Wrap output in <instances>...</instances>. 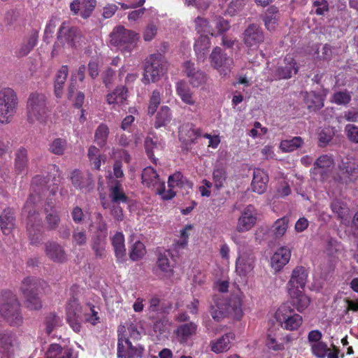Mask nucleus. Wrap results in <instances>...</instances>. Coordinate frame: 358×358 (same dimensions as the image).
I'll list each match as a JSON object with an SVG mask.
<instances>
[{"instance_id": "nucleus-11", "label": "nucleus", "mask_w": 358, "mask_h": 358, "mask_svg": "<svg viewBox=\"0 0 358 358\" xmlns=\"http://www.w3.org/2000/svg\"><path fill=\"white\" fill-rule=\"evenodd\" d=\"M166 62L159 52L150 55L145 60L143 82L145 84L158 81L164 71Z\"/></svg>"}, {"instance_id": "nucleus-43", "label": "nucleus", "mask_w": 358, "mask_h": 358, "mask_svg": "<svg viewBox=\"0 0 358 358\" xmlns=\"http://www.w3.org/2000/svg\"><path fill=\"white\" fill-rule=\"evenodd\" d=\"M170 256L171 252L169 250H165L164 252H160L158 255L157 261V265L159 269L167 276H170L173 274V269L169 259Z\"/></svg>"}, {"instance_id": "nucleus-37", "label": "nucleus", "mask_w": 358, "mask_h": 358, "mask_svg": "<svg viewBox=\"0 0 358 358\" xmlns=\"http://www.w3.org/2000/svg\"><path fill=\"white\" fill-rule=\"evenodd\" d=\"M291 300L288 302L299 312L304 310L310 304V298L305 292H292Z\"/></svg>"}, {"instance_id": "nucleus-54", "label": "nucleus", "mask_w": 358, "mask_h": 358, "mask_svg": "<svg viewBox=\"0 0 358 358\" xmlns=\"http://www.w3.org/2000/svg\"><path fill=\"white\" fill-rule=\"evenodd\" d=\"M161 103V93L158 90H155L152 91L150 99L149 104L148 107V114L150 116L153 115L159 107Z\"/></svg>"}, {"instance_id": "nucleus-53", "label": "nucleus", "mask_w": 358, "mask_h": 358, "mask_svg": "<svg viewBox=\"0 0 358 358\" xmlns=\"http://www.w3.org/2000/svg\"><path fill=\"white\" fill-rule=\"evenodd\" d=\"M146 253V249L144 244L140 241H136L129 250V257L132 261H138L141 259Z\"/></svg>"}, {"instance_id": "nucleus-24", "label": "nucleus", "mask_w": 358, "mask_h": 358, "mask_svg": "<svg viewBox=\"0 0 358 358\" xmlns=\"http://www.w3.org/2000/svg\"><path fill=\"white\" fill-rule=\"evenodd\" d=\"M308 278L307 270L303 266H296L293 271L288 282L290 287L289 291L296 289L299 291V289H303L306 284Z\"/></svg>"}, {"instance_id": "nucleus-12", "label": "nucleus", "mask_w": 358, "mask_h": 358, "mask_svg": "<svg viewBox=\"0 0 358 358\" xmlns=\"http://www.w3.org/2000/svg\"><path fill=\"white\" fill-rule=\"evenodd\" d=\"M211 66L216 69L221 76H227L231 72L233 59L227 56L221 48L216 46L213 48L209 57Z\"/></svg>"}, {"instance_id": "nucleus-28", "label": "nucleus", "mask_w": 358, "mask_h": 358, "mask_svg": "<svg viewBox=\"0 0 358 358\" xmlns=\"http://www.w3.org/2000/svg\"><path fill=\"white\" fill-rule=\"evenodd\" d=\"M14 210L6 208L0 215V227L3 234L8 235L11 233L15 226Z\"/></svg>"}, {"instance_id": "nucleus-21", "label": "nucleus", "mask_w": 358, "mask_h": 358, "mask_svg": "<svg viewBox=\"0 0 358 358\" xmlns=\"http://www.w3.org/2000/svg\"><path fill=\"white\" fill-rule=\"evenodd\" d=\"M46 256L56 263H64L67 260V255L63 247L57 242L48 241L45 244Z\"/></svg>"}, {"instance_id": "nucleus-16", "label": "nucleus", "mask_w": 358, "mask_h": 358, "mask_svg": "<svg viewBox=\"0 0 358 358\" xmlns=\"http://www.w3.org/2000/svg\"><path fill=\"white\" fill-rule=\"evenodd\" d=\"M243 36L244 44L250 48H257L264 40L262 28L256 24L248 25Z\"/></svg>"}, {"instance_id": "nucleus-17", "label": "nucleus", "mask_w": 358, "mask_h": 358, "mask_svg": "<svg viewBox=\"0 0 358 358\" xmlns=\"http://www.w3.org/2000/svg\"><path fill=\"white\" fill-rule=\"evenodd\" d=\"M71 180L73 186L81 191L90 192L94 187L92 175L90 173H83L78 169L71 172Z\"/></svg>"}, {"instance_id": "nucleus-4", "label": "nucleus", "mask_w": 358, "mask_h": 358, "mask_svg": "<svg viewBox=\"0 0 358 358\" xmlns=\"http://www.w3.org/2000/svg\"><path fill=\"white\" fill-rule=\"evenodd\" d=\"M130 338L137 340L140 333L133 323L120 326L118 328L117 355L119 358H134L141 356L143 349L138 346H133L129 339Z\"/></svg>"}, {"instance_id": "nucleus-41", "label": "nucleus", "mask_w": 358, "mask_h": 358, "mask_svg": "<svg viewBox=\"0 0 358 358\" xmlns=\"http://www.w3.org/2000/svg\"><path fill=\"white\" fill-rule=\"evenodd\" d=\"M196 325L190 322L180 326L176 331L177 339L180 342H185L191 336L196 333Z\"/></svg>"}, {"instance_id": "nucleus-9", "label": "nucleus", "mask_w": 358, "mask_h": 358, "mask_svg": "<svg viewBox=\"0 0 358 358\" xmlns=\"http://www.w3.org/2000/svg\"><path fill=\"white\" fill-rule=\"evenodd\" d=\"M141 179L144 185L155 190L156 193L164 200L171 199L176 194L174 190H166L164 181L161 180L159 174L151 166H147L143 170Z\"/></svg>"}, {"instance_id": "nucleus-55", "label": "nucleus", "mask_w": 358, "mask_h": 358, "mask_svg": "<svg viewBox=\"0 0 358 358\" xmlns=\"http://www.w3.org/2000/svg\"><path fill=\"white\" fill-rule=\"evenodd\" d=\"M331 210L337 215L338 219L341 221L346 219L348 210L344 207L343 203L339 200H334L330 205Z\"/></svg>"}, {"instance_id": "nucleus-36", "label": "nucleus", "mask_w": 358, "mask_h": 358, "mask_svg": "<svg viewBox=\"0 0 358 358\" xmlns=\"http://www.w3.org/2000/svg\"><path fill=\"white\" fill-rule=\"evenodd\" d=\"M47 287V282L43 279L29 276L22 281L21 291H38L39 289H45Z\"/></svg>"}, {"instance_id": "nucleus-10", "label": "nucleus", "mask_w": 358, "mask_h": 358, "mask_svg": "<svg viewBox=\"0 0 358 358\" xmlns=\"http://www.w3.org/2000/svg\"><path fill=\"white\" fill-rule=\"evenodd\" d=\"M275 320L283 329L297 330L303 323V317L292 309L289 303H282L276 310Z\"/></svg>"}, {"instance_id": "nucleus-31", "label": "nucleus", "mask_w": 358, "mask_h": 358, "mask_svg": "<svg viewBox=\"0 0 358 358\" xmlns=\"http://www.w3.org/2000/svg\"><path fill=\"white\" fill-rule=\"evenodd\" d=\"M28 162L27 150L23 147L17 149L15 157V170L17 174L27 173Z\"/></svg>"}, {"instance_id": "nucleus-50", "label": "nucleus", "mask_w": 358, "mask_h": 358, "mask_svg": "<svg viewBox=\"0 0 358 358\" xmlns=\"http://www.w3.org/2000/svg\"><path fill=\"white\" fill-rule=\"evenodd\" d=\"M227 178L226 169L222 166L215 167L213 171V180L215 187L219 190L224 187Z\"/></svg>"}, {"instance_id": "nucleus-27", "label": "nucleus", "mask_w": 358, "mask_h": 358, "mask_svg": "<svg viewBox=\"0 0 358 358\" xmlns=\"http://www.w3.org/2000/svg\"><path fill=\"white\" fill-rule=\"evenodd\" d=\"M268 182V174L261 169H255L253 172V179L251 187L253 192L259 194H263L266 188Z\"/></svg>"}, {"instance_id": "nucleus-38", "label": "nucleus", "mask_w": 358, "mask_h": 358, "mask_svg": "<svg viewBox=\"0 0 358 358\" xmlns=\"http://www.w3.org/2000/svg\"><path fill=\"white\" fill-rule=\"evenodd\" d=\"M176 88L177 94L184 103L190 106L194 105L195 101L193 99L192 93L185 81H178L176 83Z\"/></svg>"}, {"instance_id": "nucleus-56", "label": "nucleus", "mask_w": 358, "mask_h": 358, "mask_svg": "<svg viewBox=\"0 0 358 358\" xmlns=\"http://www.w3.org/2000/svg\"><path fill=\"white\" fill-rule=\"evenodd\" d=\"M351 101V95L348 90L339 91L334 93L331 96V102L337 105H347Z\"/></svg>"}, {"instance_id": "nucleus-33", "label": "nucleus", "mask_w": 358, "mask_h": 358, "mask_svg": "<svg viewBox=\"0 0 358 358\" xmlns=\"http://www.w3.org/2000/svg\"><path fill=\"white\" fill-rule=\"evenodd\" d=\"M311 347L312 352L318 358H338V349L334 348L332 350L327 348V345L324 342L321 341L318 343L313 344Z\"/></svg>"}, {"instance_id": "nucleus-23", "label": "nucleus", "mask_w": 358, "mask_h": 358, "mask_svg": "<svg viewBox=\"0 0 358 358\" xmlns=\"http://www.w3.org/2000/svg\"><path fill=\"white\" fill-rule=\"evenodd\" d=\"M334 159L327 155L320 156L313 164L310 172L313 175H320L322 180H324L328 171L333 167Z\"/></svg>"}, {"instance_id": "nucleus-59", "label": "nucleus", "mask_w": 358, "mask_h": 358, "mask_svg": "<svg viewBox=\"0 0 358 358\" xmlns=\"http://www.w3.org/2000/svg\"><path fill=\"white\" fill-rule=\"evenodd\" d=\"M195 29L198 33H208L211 36H214L213 32H210V26L207 19L201 17H197L194 20Z\"/></svg>"}, {"instance_id": "nucleus-5", "label": "nucleus", "mask_w": 358, "mask_h": 358, "mask_svg": "<svg viewBox=\"0 0 358 358\" xmlns=\"http://www.w3.org/2000/svg\"><path fill=\"white\" fill-rule=\"evenodd\" d=\"M48 99L44 94L32 92L27 101V120L30 123L45 124L49 117Z\"/></svg>"}, {"instance_id": "nucleus-19", "label": "nucleus", "mask_w": 358, "mask_h": 358, "mask_svg": "<svg viewBox=\"0 0 358 358\" xmlns=\"http://www.w3.org/2000/svg\"><path fill=\"white\" fill-rule=\"evenodd\" d=\"M169 189L175 187L179 189L180 193L183 195L188 194L192 190L193 183L183 176L180 172H176L169 177L168 180Z\"/></svg>"}, {"instance_id": "nucleus-40", "label": "nucleus", "mask_w": 358, "mask_h": 358, "mask_svg": "<svg viewBox=\"0 0 358 358\" xmlns=\"http://www.w3.org/2000/svg\"><path fill=\"white\" fill-rule=\"evenodd\" d=\"M69 74V69L66 65H63L57 71L55 80V94L57 97H61L64 85Z\"/></svg>"}, {"instance_id": "nucleus-45", "label": "nucleus", "mask_w": 358, "mask_h": 358, "mask_svg": "<svg viewBox=\"0 0 358 358\" xmlns=\"http://www.w3.org/2000/svg\"><path fill=\"white\" fill-rule=\"evenodd\" d=\"M288 224L289 219L287 217H282L275 221L271 227V233L275 239H279L285 234Z\"/></svg>"}, {"instance_id": "nucleus-32", "label": "nucleus", "mask_w": 358, "mask_h": 358, "mask_svg": "<svg viewBox=\"0 0 358 358\" xmlns=\"http://www.w3.org/2000/svg\"><path fill=\"white\" fill-rule=\"evenodd\" d=\"M111 243L117 261L122 262L126 255L124 234L122 232H116L111 238Z\"/></svg>"}, {"instance_id": "nucleus-60", "label": "nucleus", "mask_w": 358, "mask_h": 358, "mask_svg": "<svg viewBox=\"0 0 358 358\" xmlns=\"http://www.w3.org/2000/svg\"><path fill=\"white\" fill-rule=\"evenodd\" d=\"M249 0H232L229 5L227 12L231 16H234L241 12L248 3Z\"/></svg>"}, {"instance_id": "nucleus-42", "label": "nucleus", "mask_w": 358, "mask_h": 358, "mask_svg": "<svg viewBox=\"0 0 358 358\" xmlns=\"http://www.w3.org/2000/svg\"><path fill=\"white\" fill-rule=\"evenodd\" d=\"M171 119L172 113L170 108L167 106H163L157 113L155 127L158 129L162 127H165L170 123Z\"/></svg>"}, {"instance_id": "nucleus-7", "label": "nucleus", "mask_w": 358, "mask_h": 358, "mask_svg": "<svg viewBox=\"0 0 358 358\" xmlns=\"http://www.w3.org/2000/svg\"><path fill=\"white\" fill-rule=\"evenodd\" d=\"M234 242L238 246V257L236 261V271L240 276H246L250 273L255 266L256 257L251 247L245 240L233 236Z\"/></svg>"}, {"instance_id": "nucleus-49", "label": "nucleus", "mask_w": 358, "mask_h": 358, "mask_svg": "<svg viewBox=\"0 0 358 358\" xmlns=\"http://www.w3.org/2000/svg\"><path fill=\"white\" fill-rule=\"evenodd\" d=\"M68 143L65 138H56L53 139L50 143L48 150L55 155H63L67 149Z\"/></svg>"}, {"instance_id": "nucleus-6", "label": "nucleus", "mask_w": 358, "mask_h": 358, "mask_svg": "<svg viewBox=\"0 0 358 358\" xmlns=\"http://www.w3.org/2000/svg\"><path fill=\"white\" fill-rule=\"evenodd\" d=\"M139 34L119 25L110 34V43L123 53H131L137 46Z\"/></svg>"}, {"instance_id": "nucleus-62", "label": "nucleus", "mask_w": 358, "mask_h": 358, "mask_svg": "<svg viewBox=\"0 0 358 358\" xmlns=\"http://www.w3.org/2000/svg\"><path fill=\"white\" fill-rule=\"evenodd\" d=\"M157 27L153 22L147 24L143 31V40L146 42L151 41L157 34Z\"/></svg>"}, {"instance_id": "nucleus-48", "label": "nucleus", "mask_w": 358, "mask_h": 358, "mask_svg": "<svg viewBox=\"0 0 358 358\" xmlns=\"http://www.w3.org/2000/svg\"><path fill=\"white\" fill-rule=\"evenodd\" d=\"M180 141L186 144H192L200 136H201V130L200 129L182 128L179 134Z\"/></svg>"}, {"instance_id": "nucleus-2", "label": "nucleus", "mask_w": 358, "mask_h": 358, "mask_svg": "<svg viewBox=\"0 0 358 358\" xmlns=\"http://www.w3.org/2000/svg\"><path fill=\"white\" fill-rule=\"evenodd\" d=\"M222 293L220 292L213 297L211 304L213 318L220 320L224 317H229L236 320H241L243 315L241 299L238 296H234L227 299Z\"/></svg>"}, {"instance_id": "nucleus-20", "label": "nucleus", "mask_w": 358, "mask_h": 358, "mask_svg": "<svg viewBox=\"0 0 358 358\" xmlns=\"http://www.w3.org/2000/svg\"><path fill=\"white\" fill-rule=\"evenodd\" d=\"M284 65L280 66L275 71V76L278 79H289L293 74L299 71V66L296 60L291 56L287 55L283 60Z\"/></svg>"}, {"instance_id": "nucleus-35", "label": "nucleus", "mask_w": 358, "mask_h": 358, "mask_svg": "<svg viewBox=\"0 0 358 358\" xmlns=\"http://www.w3.org/2000/svg\"><path fill=\"white\" fill-rule=\"evenodd\" d=\"M109 198L113 204L127 203L129 201V197L125 194L122 184L116 181L109 190Z\"/></svg>"}, {"instance_id": "nucleus-14", "label": "nucleus", "mask_w": 358, "mask_h": 358, "mask_svg": "<svg viewBox=\"0 0 358 358\" xmlns=\"http://www.w3.org/2000/svg\"><path fill=\"white\" fill-rule=\"evenodd\" d=\"M0 313L11 325H18L22 322L20 305L15 299H6L1 303Z\"/></svg>"}, {"instance_id": "nucleus-25", "label": "nucleus", "mask_w": 358, "mask_h": 358, "mask_svg": "<svg viewBox=\"0 0 358 358\" xmlns=\"http://www.w3.org/2000/svg\"><path fill=\"white\" fill-rule=\"evenodd\" d=\"M38 38V32L36 30H32L27 34L23 38L19 48L16 51L17 57H24L36 45Z\"/></svg>"}, {"instance_id": "nucleus-22", "label": "nucleus", "mask_w": 358, "mask_h": 358, "mask_svg": "<svg viewBox=\"0 0 358 358\" xmlns=\"http://www.w3.org/2000/svg\"><path fill=\"white\" fill-rule=\"evenodd\" d=\"M291 250L286 246L278 248L271 258V266L275 271H280L289 261Z\"/></svg>"}, {"instance_id": "nucleus-47", "label": "nucleus", "mask_w": 358, "mask_h": 358, "mask_svg": "<svg viewBox=\"0 0 358 358\" xmlns=\"http://www.w3.org/2000/svg\"><path fill=\"white\" fill-rule=\"evenodd\" d=\"M106 238L100 235L92 237L91 248L96 257L103 258L106 256Z\"/></svg>"}, {"instance_id": "nucleus-29", "label": "nucleus", "mask_w": 358, "mask_h": 358, "mask_svg": "<svg viewBox=\"0 0 358 358\" xmlns=\"http://www.w3.org/2000/svg\"><path fill=\"white\" fill-rule=\"evenodd\" d=\"M210 47V40L208 36L201 34L196 40L194 49L199 62H203L206 59Z\"/></svg>"}, {"instance_id": "nucleus-3", "label": "nucleus", "mask_w": 358, "mask_h": 358, "mask_svg": "<svg viewBox=\"0 0 358 358\" xmlns=\"http://www.w3.org/2000/svg\"><path fill=\"white\" fill-rule=\"evenodd\" d=\"M66 320L74 331L80 332L81 321L94 325L99 322V317L94 306L87 304L81 308L78 300L73 298L69 301L66 306Z\"/></svg>"}, {"instance_id": "nucleus-52", "label": "nucleus", "mask_w": 358, "mask_h": 358, "mask_svg": "<svg viewBox=\"0 0 358 358\" xmlns=\"http://www.w3.org/2000/svg\"><path fill=\"white\" fill-rule=\"evenodd\" d=\"M45 213V221L47 223L48 229L50 230L56 229L60 223L61 219L59 213L57 210L50 211L47 207L44 208Z\"/></svg>"}, {"instance_id": "nucleus-58", "label": "nucleus", "mask_w": 358, "mask_h": 358, "mask_svg": "<svg viewBox=\"0 0 358 358\" xmlns=\"http://www.w3.org/2000/svg\"><path fill=\"white\" fill-rule=\"evenodd\" d=\"M26 306L31 310H37L41 307V302L36 292H26Z\"/></svg>"}, {"instance_id": "nucleus-57", "label": "nucleus", "mask_w": 358, "mask_h": 358, "mask_svg": "<svg viewBox=\"0 0 358 358\" xmlns=\"http://www.w3.org/2000/svg\"><path fill=\"white\" fill-rule=\"evenodd\" d=\"M96 6V0H83L80 16L83 19L89 18Z\"/></svg>"}, {"instance_id": "nucleus-26", "label": "nucleus", "mask_w": 358, "mask_h": 358, "mask_svg": "<svg viewBox=\"0 0 358 358\" xmlns=\"http://www.w3.org/2000/svg\"><path fill=\"white\" fill-rule=\"evenodd\" d=\"M339 170L347 178L345 182H355L358 178V160H343L339 165Z\"/></svg>"}, {"instance_id": "nucleus-63", "label": "nucleus", "mask_w": 358, "mask_h": 358, "mask_svg": "<svg viewBox=\"0 0 358 358\" xmlns=\"http://www.w3.org/2000/svg\"><path fill=\"white\" fill-rule=\"evenodd\" d=\"M276 13L267 12L264 19V24L266 29L269 31L274 30L278 24V19L276 17Z\"/></svg>"}, {"instance_id": "nucleus-13", "label": "nucleus", "mask_w": 358, "mask_h": 358, "mask_svg": "<svg viewBox=\"0 0 358 358\" xmlns=\"http://www.w3.org/2000/svg\"><path fill=\"white\" fill-rule=\"evenodd\" d=\"M257 210L255 206L252 204L246 206L238 219L236 231L240 233L250 231L257 223Z\"/></svg>"}, {"instance_id": "nucleus-51", "label": "nucleus", "mask_w": 358, "mask_h": 358, "mask_svg": "<svg viewBox=\"0 0 358 358\" xmlns=\"http://www.w3.org/2000/svg\"><path fill=\"white\" fill-rule=\"evenodd\" d=\"M109 135V128L103 123L100 124L94 134V141L101 148L106 145Z\"/></svg>"}, {"instance_id": "nucleus-15", "label": "nucleus", "mask_w": 358, "mask_h": 358, "mask_svg": "<svg viewBox=\"0 0 358 358\" xmlns=\"http://www.w3.org/2000/svg\"><path fill=\"white\" fill-rule=\"evenodd\" d=\"M80 36V30L73 26H71L69 22H63L60 25L57 32V41L63 46L74 48L76 41Z\"/></svg>"}, {"instance_id": "nucleus-61", "label": "nucleus", "mask_w": 358, "mask_h": 358, "mask_svg": "<svg viewBox=\"0 0 358 358\" xmlns=\"http://www.w3.org/2000/svg\"><path fill=\"white\" fill-rule=\"evenodd\" d=\"M157 148V144L152 138L147 137L145 141V149L148 158L154 163L157 164V159L155 157L154 150Z\"/></svg>"}, {"instance_id": "nucleus-30", "label": "nucleus", "mask_w": 358, "mask_h": 358, "mask_svg": "<svg viewBox=\"0 0 358 358\" xmlns=\"http://www.w3.org/2000/svg\"><path fill=\"white\" fill-rule=\"evenodd\" d=\"M235 336L233 333H228L220 338L211 342V350L215 353L227 352L231 348V343L234 340Z\"/></svg>"}, {"instance_id": "nucleus-64", "label": "nucleus", "mask_w": 358, "mask_h": 358, "mask_svg": "<svg viewBox=\"0 0 358 358\" xmlns=\"http://www.w3.org/2000/svg\"><path fill=\"white\" fill-rule=\"evenodd\" d=\"M346 135L349 140L353 143H358V127L355 124H347L345 128Z\"/></svg>"}, {"instance_id": "nucleus-8", "label": "nucleus", "mask_w": 358, "mask_h": 358, "mask_svg": "<svg viewBox=\"0 0 358 358\" xmlns=\"http://www.w3.org/2000/svg\"><path fill=\"white\" fill-rule=\"evenodd\" d=\"M18 98L16 92L10 87L0 90V123H10L17 112Z\"/></svg>"}, {"instance_id": "nucleus-46", "label": "nucleus", "mask_w": 358, "mask_h": 358, "mask_svg": "<svg viewBox=\"0 0 358 358\" xmlns=\"http://www.w3.org/2000/svg\"><path fill=\"white\" fill-rule=\"evenodd\" d=\"M304 144L303 139L300 136H294L291 139L282 140L280 143V148L284 152H290L301 148Z\"/></svg>"}, {"instance_id": "nucleus-18", "label": "nucleus", "mask_w": 358, "mask_h": 358, "mask_svg": "<svg viewBox=\"0 0 358 358\" xmlns=\"http://www.w3.org/2000/svg\"><path fill=\"white\" fill-rule=\"evenodd\" d=\"M183 66L189 83L193 87H199L206 84L208 80L207 74L201 69L195 68L193 62H185Z\"/></svg>"}, {"instance_id": "nucleus-1", "label": "nucleus", "mask_w": 358, "mask_h": 358, "mask_svg": "<svg viewBox=\"0 0 358 358\" xmlns=\"http://www.w3.org/2000/svg\"><path fill=\"white\" fill-rule=\"evenodd\" d=\"M46 178L41 176H35L31 181V187L35 194H29L24 210L27 213V231L30 243L34 245L41 244L43 238V222L40 213L36 207V203L40 200V192L43 191L47 184Z\"/></svg>"}, {"instance_id": "nucleus-34", "label": "nucleus", "mask_w": 358, "mask_h": 358, "mask_svg": "<svg viewBox=\"0 0 358 358\" xmlns=\"http://www.w3.org/2000/svg\"><path fill=\"white\" fill-rule=\"evenodd\" d=\"M127 88L125 86H117L112 92L106 95V101L110 105L124 104L127 99Z\"/></svg>"}, {"instance_id": "nucleus-44", "label": "nucleus", "mask_w": 358, "mask_h": 358, "mask_svg": "<svg viewBox=\"0 0 358 358\" xmlns=\"http://www.w3.org/2000/svg\"><path fill=\"white\" fill-rule=\"evenodd\" d=\"M304 100L307 107L310 110L316 111L321 109L324 106V102L322 96L314 92L307 93Z\"/></svg>"}, {"instance_id": "nucleus-39", "label": "nucleus", "mask_w": 358, "mask_h": 358, "mask_svg": "<svg viewBox=\"0 0 358 358\" xmlns=\"http://www.w3.org/2000/svg\"><path fill=\"white\" fill-rule=\"evenodd\" d=\"M45 358H76L70 349H62L57 344H52L45 352Z\"/></svg>"}]
</instances>
